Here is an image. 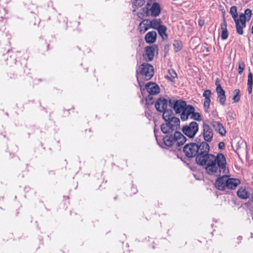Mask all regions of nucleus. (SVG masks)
<instances>
[{
    "label": "nucleus",
    "mask_w": 253,
    "mask_h": 253,
    "mask_svg": "<svg viewBox=\"0 0 253 253\" xmlns=\"http://www.w3.org/2000/svg\"><path fill=\"white\" fill-rule=\"evenodd\" d=\"M203 149H205V154L203 153L198 157L197 164L204 167L208 174L218 176L221 173L226 174L228 172L226 160L223 154L218 153L216 156L209 154V144H204Z\"/></svg>",
    "instance_id": "1"
},
{
    "label": "nucleus",
    "mask_w": 253,
    "mask_h": 253,
    "mask_svg": "<svg viewBox=\"0 0 253 253\" xmlns=\"http://www.w3.org/2000/svg\"><path fill=\"white\" fill-rule=\"evenodd\" d=\"M157 111L163 113V119L166 123L161 126L162 131L165 134L172 133L174 130V101H169L164 97L159 98L155 103Z\"/></svg>",
    "instance_id": "2"
},
{
    "label": "nucleus",
    "mask_w": 253,
    "mask_h": 253,
    "mask_svg": "<svg viewBox=\"0 0 253 253\" xmlns=\"http://www.w3.org/2000/svg\"><path fill=\"white\" fill-rule=\"evenodd\" d=\"M154 67L148 63H144L140 65L139 68V72L136 71L137 80L140 87L142 94L144 91L142 89L144 85L143 81H148L151 79L154 75Z\"/></svg>",
    "instance_id": "3"
},
{
    "label": "nucleus",
    "mask_w": 253,
    "mask_h": 253,
    "mask_svg": "<svg viewBox=\"0 0 253 253\" xmlns=\"http://www.w3.org/2000/svg\"><path fill=\"white\" fill-rule=\"evenodd\" d=\"M204 144H208L206 142H203L200 145L195 143H191L186 145L184 147L183 151L188 158L196 157V161L197 163L198 157L201 154H205V149H203Z\"/></svg>",
    "instance_id": "4"
},
{
    "label": "nucleus",
    "mask_w": 253,
    "mask_h": 253,
    "mask_svg": "<svg viewBox=\"0 0 253 253\" xmlns=\"http://www.w3.org/2000/svg\"><path fill=\"white\" fill-rule=\"evenodd\" d=\"M155 0H149L145 8H143V11L146 16L150 15L154 17L158 16L161 12L160 4L155 2Z\"/></svg>",
    "instance_id": "5"
},
{
    "label": "nucleus",
    "mask_w": 253,
    "mask_h": 253,
    "mask_svg": "<svg viewBox=\"0 0 253 253\" xmlns=\"http://www.w3.org/2000/svg\"><path fill=\"white\" fill-rule=\"evenodd\" d=\"M198 130V124L195 122H192L189 125L184 126L182 128V132L189 138H193Z\"/></svg>",
    "instance_id": "6"
},
{
    "label": "nucleus",
    "mask_w": 253,
    "mask_h": 253,
    "mask_svg": "<svg viewBox=\"0 0 253 253\" xmlns=\"http://www.w3.org/2000/svg\"><path fill=\"white\" fill-rule=\"evenodd\" d=\"M186 111V114H183L182 118L183 119V121H185L188 120L189 116H190V118L196 121H201L202 120V117L199 113L195 112V108L189 105L188 109Z\"/></svg>",
    "instance_id": "7"
},
{
    "label": "nucleus",
    "mask_w": 253,
    "mask_h": 253,
    "mask_svg": "<svg viewBox=\"0 0 253 253\" xmlns=\"http://www.w3.org/2000/svg\"><path fill=\"white\" fill-rule=\"evenodd\" d=\"M252 14L251 10L248 8L245 10L244 14L241 13L239 15L240 29H241L242 33H237L238 34L240 35L243 34V28L246 26V21L250 20Z\"/></svg>",
    "instance_id": "8"
},
{
    "label": "nucleus",
    "mask_w": 253,
    "mask_h": 253,
    "mask_svg": "<svg viewBox=\"0 0 253 253\" xmlns=\"http://www.w3.org/2000/svg\"><path fill=\"white\" fill-rule=\"evenodd\" d=\"M189 105H187L186 102L182 99L175 100V112L176 114L181 113L180 118L182 121L183 120V114H186V110L188 109Z\"/></svg>",
    "instance_id": "9"
},
{
    "label": "nucleus",
    "mask_w": 253,
    "mask_h": 253,
    "mask_svg": "<svg viewBox=\"0 0 253 253\" xmlns=\"http://www.w3.org/2000/svg\"><path fill=\"white\" fill-rule=\"evenodd\" d=\"M203 135L206 142H210L212 141L213 136V130L210 125L206 122L203 124Z\"/></svg>",
    "instance_id": "10"
},
{
    "label": "nucleus",
    "mask_w": 253,
    "mask_h": 253,
    "mask_svg": "<svg viewBox=\"0 0 253 253\" xmlns=\"http://www.w3.org/2000/svg\"><path fill=\"white\" fill-rule=\"evenodd\" d=\"M145 89L150 95L157 94L160 92V87L158 85L153 82H149L145 85Z\"/></svg>",
    "instance_id": "11"
},
{
    "label": "nucleus",
    "mask_w": 253,
    "mask_h": 253,
    "mask_svg": "<svg viewBox=\"0 0 253 253\" xmlns=\"http://www.w3.org/2000/svg\"><path fill=\"white\" fill-rule=\"evenodd\" d=\"M211 125L214 130L217 131L221 136H225L226 131L221 123L212 120L211 122Z\"/></svg>",
    "instance_id": "12"
},
{
    "label": "nucleus",
    "mask_w": 253,
    "mask_h": 253,
    "mask_svg": "<svg viewBox=\"0 0 253 253\" xmlns=\"http://www.w3.org/2000/svg\"><path fill=\"white\" fill-rule=\"evenodd\" d=\"M145 53L143 54V58L146 62L151 61L154 56L155 48L153 46L145 47Z\"/></svg>",
    "instance_id": "13"
},
{
    "label": "nucleus",
    "mask_w": 253,
    "mask_h": 253,
    "mask_svg": "<svg viewBox=\"0 0 253 253\" xmlns=\"http://www.w3.org/2000/svg\"><path fill=\"white\" fill-rule=\"evenodd\" d=\"M230 13L235 22L237 32L242 33L241 29H240V26L239 25V18H238L237 7L235 6H232L230 8Z\"/></svg>",
    "instance_id": "14"
},
{
    "label": "nucleus",
    "mask_w": 253,
    "mask_h": 253,
    "mask_svg": "<svg viewBox=\"0 0 253 253\" xmlns=\"http://www.w3.org/2000/svg\"><path fill=\"white\" fill-rule=\"evenodd\" d=\"M227 176L226 175L218 178L215 181V187L220 190H224L225 188L227 187Z\"/></svg>",
    "instance_id": "15"
},
{
    "label": "nucleus",
    "mask_w": 253,
    "mask_h": 253,
    "mask_svg": "<svg viewBox=\"0 0 253 253\" xmlns=\"http://www.w3.org/2000/svg\"><path fill=\"white\" fill-rule=\"evenodd\" d=\"M186 141V137L180 132H175V145L180 147L183 145Z\"/></svg>",
    "instance_id": "16"
},
{
    "label": "nucleus",
    "mask_w": 253,
    "mask_h": 253,
    "mask_svg": "<svg viewBox=\"0 0 253 253\" xmlns=\"http://www.w3.org/2000/svg\"><path fill=\"white\" fill-rule=\"evenodd\" d=\"M150 20L148 19L143 20L139 24L138 30L140 33H144L149 28H151L150 25Z\"/></svg>",
    "instance_id": "17"
},
{
    "label": "nucleus",
    "mask_w": 253,
    "mask_h": 253,
    "mask_svg": "<svg viewBox=\"0 0 253 253\" xmlns=\"http://www.w3.org/2000/svg\"><path fill=\"white\" fill-rule=\"evenodd\" d=\"M226 183L227 188L234 189L240 183V180L237 178H229L227 176Z\"/></svg>",
    "instance_id": "18"
},
{
    "label": "nucleus",
    "mask_w": 253,
    "mask_h": 253,
    "mask_svg": "<svg viewBox=\"0 0 253 253\" xmlns=\"http://www.w3.org/2000/svg\"><path fill=\"white\" fill-rule=\"evenodd\" d=\"M157 33L155 31L148 32L145 37V40L147 43H153L156 40Z\"/></svg>",
    "instance_id": "19"
},
{
    "label": "nucleus",
    "mask_w": 253,
    "mask_h": 253,
    "mask_svg": "<svg viewBox=\"0 0 253 253\" xmlns=\"http://www.w3.org/2000/svg\"><path fill=\"white\" fill-rule=\"evenodd\" d=\"M163 140L166 147H171L174 144V135L172 134L166 135L163 138Z\"/></svg>",
    "instance_id": "20"
},
{
    "label": "nucleus",
    "mask_w": 253,
    "mask_h": 253,
    "mask_svg": "<svg viewBox=\"0 0 253 253\" xmlns=\"http://www.w3.org/2000/svg\"><path fill=\"white\" fill-rule=\"evenodd\" d=\"M218 91H216L217 94V101L222 105L224 106L226 100L225 91L223 89H221L219 87H218Z\"/></svg>",
    "instance_id": "21"
},
{
    "label": "nucleus",
    "mask_w": 253,
    "mask_h": 253,
    "mask_svg": "<svg viewBox=\"0 0 253 253\" xmlns=\"http://www.w3.org/2000/svg\"><path fill=\"white\" fill-rule=\"evenodd\" d=\"M226 27L227 23L225 21V19H224L222 23L221 24V38L223 40H226L228 37V33Z\"/></svg>",
    "instance_id": "22"
},
{
    "label": "nucleus",
    "mask_w": 253,
    "mask_h": 253,
    "mask_svg": "<svg viewBox=\"0 0 253 253\" xmlns=\"http://www.w3.org/2000/svg\"><path fill=\"white\" fill-rule=\"evenodd\" d=\"M237 194L240 198L243 199H247L250 196V193L244 188H239L237 191Z\"/></svg>",
    "instance_id": "23"
},
{
    "label": "nucleus",
    "mask_w": 253,
    "mask_h": 253,
    "mask_svg": "<svg viewBox=\"0 0 253 253\" xmlns=\"http://www.w3.org/2000/svg\"><path fill=\"white\" fill-rule=\"evenodd\" d=\"M145 3V1L144 0H133L132 2V12H135L138 8L142 6Z\"/></svg>",
    "instance_id": "24"
},
{
    "label": "nucleus",
    "mask_w": 253,
    "mask_h": 253,
    "mask_svg": "<svg viewBox=\"0 0 253 253\" xmlns=\"http://www.w3.org/2000/svg\"><path fill=\"white\" fill-rule=\"evenodd\" d=\"M253 84V75L251 72H250L248 77V90L249 94H251L252 93Z\"/></svg>",
    "instance_id": "25"
},
{
    "label": "nucleus",
    "mask_w": 253,
    "mask_h": 253,
    "mask_svg": "<svg viewBox=\"0 0 253 253\" xmlns=\"http://www.w3.org/2000/svg\"><path fill=\"white\" fill-rule=\"evenodd\" d=\"M159 34L162 38L163 40L167 38V35L166 34L167 28L164 25H162L160 27L157 29Z\"/></svg>",
    "instance_id": "26"
},
{
    "label": "nucleus",
    "mask_w": 253,
    "mask_h": 253,
    "mask_svg": "<svg viewBox=\"0 0 253 253\" xmlns=\"http://www.w3.org/2000/svg\"><path fill=\"white\" fill-rule=\"evenodd\" d=\"M161 22L160 19H155L151 21L150 20L151 23H150V25L151 28L157 29L162 26Z\"/></svg>",
    "instance_id": "27"
},
{
    "label": "nucleus",
    "mask_w": 253,
    "mask_h": 253,
    "mask_svg": "<svg viewBox=\"0 0 253 253\" xmlns=\"http://www.w3.org/2000/svg\"><path fill=\"white\" fill-rule=\"evenodd\" d=\"M7 23L6 19L0 17V31H4L6 29V24Z\"/></svg>",
    "instance_id": "28"
},
{
    "label": "nucleus",
    "mask_w": 253,
    "mask_h": 253,
    "mask_svg": "<svg viewBox=\"0 0 253 253\" xmlns=\"http://www.w3.org/2000/svg\"><path fill=\"white\" fill-rule=\"evenodd\" d=\"M240 90L239 89H236L234 90V95L233 97V100L234 102H238L240 100V96H239Z\"/></svg>",
    "instance_id": "29"
},
{
    "label": "nucleus",
    "mask_w": 253,
    "mask_h": 253,
    "mask_svg": "<svg viewBox=\"0 0 253 253\" xmlns=\"http://www.w3.org/2000/svg\"><path fill=\"white\" fill-rule=\"evenodd\" d=\"M183 47L182 43L180 41H175V51H180Z\"/></svg>",
    "instance_id": "30"
},
{
    "label": "nucleus",
    "mask_w": 253,
    "mask_h": 253,
    "mask_svg": "<svg viewBox=\"0 0 253 253\" xmlns=\"http://www.w3.org/2000/svg\"><path fill=\"white\" fill-rule=\"evenodd\" d=\"M245 67V65L244 62L242 61H239L238 63V72L239 74H242Z\"/></svg>",
    "instance_id": "31"
},
{
    "label": "nucleus",
    "mask_w": 253,
    "mask_h": 253,
    "mask_svg": "<svg viewBox=\"0 0 253 253\" xmlns=\"http://www.w3.org/2000/svg\"><path fill=\"white\" fill-rule=\"evenodd\" d=\"M168 72L170 75H166L165 77L166 79L169 80V81L173 82L174 79V76L173 75L174 74V70L173 69H169L168 70Z\"/></svg>",
    "instance_id": "32"
},
{
    "label": "nucleus",
    "mask_w": 253,
    "mask_h": 253,
    "mask_svg": "<svg viewBox=\"0 0 253 253\" xmlns=\"http://www.w3.org/2000/svg\"><path fill=\"white\" fill-rule=\"evenodd\" d=\"M211 103V99H205L204 106L205 109V111L206 112H208V109H209L210 104Z\"/></svg>",
    "instance_id": "33"
},
{
    "label": "nucleus",
    "mask_w": 253,
    "mask_h": 253,
    "mask_svg": "<svg viewBox=\"0 0 253 253\" xmlns=\"http://www.w3.org/2000/svg\"><path fill=\"white\" fill-rule=\"evenodd\" d=\"M211 94V92L210 90H206L203 93V96L205 99H210Z\"/></svg>",
    "instance_id": "34"
},
{
    "label": "nucleus",
    "mask_w": 253,
    "mask_h": 253,
    "mask_svg": "<svg viewBox=\"0 0 253 253\" xmlns=\"http://www.w3.org/2000/svg\"><path fill=\"white\" fill-rule=\"evenodd\" d=\"M152 95L149 94L148 96L146 98V101L149 104H153L154 103Z\"/></svg>",
    "instance_id": "35"
},
{
    "label": "nucleus",
    "mask_w": 253,
    "mask_h": 253,
    "mask_svg": "<svg viewBox=\"0 0 253 253\" xmlns=\"http://www.w3.org/2000/svg\"><path fill=\"white\" fill-rule=\"evenodd\" d=\"M215 85L216 86V91H218V87L220 88L221 89H223L222 87L221 86L220 84V81L218 79H217L216 80V81H215Z\"/></svg>",
    "instance_id": "36"
},
{
    "label": "nucleus",
    "mask_w": 253,
    "mask_h": 253,
    "mask_svg": "<svg viewBox=\"0 0 253 253\" xmlns=\"http://www.w3.org/2000/svg\"><path fill=\"white\" fill-rule=\"evenodd\" d=\"M218 148L219 149H223L225 148V144L223 142H220L218 144Z\"/></svg>",
    "instance_id": "37"
},
{
    "label": "nucleus",
    "mask_w": 253,
    "mask_h": 253,
    "mask_svg": "<svg viewBox=\"0 0 253 253\" xmlns=\"http://www.w3.org/2000/svg\"><path fill=\"white\" fill-rule=\"evenodd\" d=\"M198 24L200 27H202L205 24L204 20L200 19L198 21Z\"/></svg>",
    "instance_id": "38"
},
{
    "label": "nucleus",
    "mask_w": 253,
    "mask_h": 253,
    "mask_svg": "<svg viewBox=\"0 0 253 253\" xmlns=\"http://www.w3.org/2000/svg\"><path fill=\"white\" fill-rule=\"evenodd\" d=\"M180 120L178 118L175 117V125H179Z\"/></svg>",
    "instance_id": "39"
},
{
    "label": "nucleus",
    "mask_w": 253,
    "mask_h": 253,
    "mask_svg": "<svg viewBox=\"0 0 253 253\" xmlns=\"http://www.w3.org/2000/svg\"><path fill=\"white\" fill-rule=\"evenodd\" d=\"M174 75H175V77H177V74H176V73L175 72L174 73Z\"/></svg>",
    "instance_id": "40"
},
{
    "label": "nucleus",
    "mask_w": 253,
    "mask_h": 253,
    "mask_svg": "<svg viewBox=\"0 0 253 253\" xmlns=\"http://www.w3.org/2000/svg\"><path fill=\"white\" fill-rule=\"evenodd\" d=\"M136 190H134V193H135V192H136Z\"/></svg>",
    "instance_id": "41"
}]
</instances>
